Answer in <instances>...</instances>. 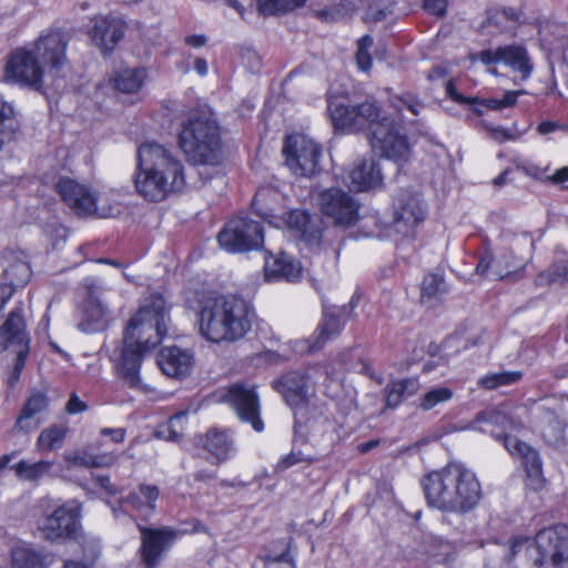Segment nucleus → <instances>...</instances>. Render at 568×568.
<instances>
[{
	"label": "nucleus",
	"instance_id": "c85d7f7f",
	"mask_svg": "<svg viewBox=\"0 0 568 568\" xmlns=\"http://www.w3.org/2000/svg\"><path fill=\"white\" fill-rule=\"evenodd\" d=\"M343 326L344 322L335 311L325 310L316 331L307 339V351L314 353L323 348L327 342L339 335Z\"/></svg>",
	"mask_w": 568,
	"mask_h": 568
},
{
	"label": "nucleus",
	"instance_id": "6e6d98bb",
	"mask_svg": "<svg viewBox=\"0 0 568 568\" xmlns=\"http://www.w3.org/2000/svg\"><path fill=\"white\" fill-rule=\"evenodd\" d=\"M550 282L568 280V260L554 264L548 271Z\"/></svg>",
	"mask_w": 568,
	"mask_h": 568
},
{
	"label": "nucleus",
	"instance_id": "f3484780",
	"mask_svg": "<svg viewBox=\"0 0 568 568\" xmlns=\"http://www.w3.org/2000/svg\"><path fill=\"white\" fill-rule=\"evenodd\" d=\"M88 297L83 304L78 328L87 334L104 332L113 321L110 308L95 295L99 285L87 281Z\"/></svg>",
	"mask_w": 568,
	"mask_h": 568
},
{
	"label": "nucleus",
	"instance_id": "412c9836",
	"mask_svg": "<svg viewBox=\"0 0 568 568\" xmlns=\"http://www.w3.org/2000/svg\"><path fill=\"white\" fill-rule=\"evenodd\" d=\"M523 266V261L511 251L503 252L497 258L487 252L479 258L476 273L489 280H503L517 274Z\"/></svg>",
	"mask_w": 568,
	"mask_h": 568
},
{
	"label": "nucleus",
	"instance_id": "ea45409f",
	"mask_svg": "<svg viewBox=\"0 0 568 568\" xmlns=\"http://www.w3.org/2000/svg\"><path fill=\"white\" fill-rule=\"evenodd\" d=\"M52 467L53 462L51 460H39L32 464L26 460H20L13 466V469L20 479L37 481L49 476Z\"/></svg>",
	"mask_w": 568,
	"mask_h": 568
},
{
	"label": "nucleus",
	"instance_id": "20e7f679",
	"mask_svg": "<svg viewBox=\"0 0 568 568\" xmlns=\"http://www.w3.org/2000/svg\"><path fill=\"white\" fill-rule=\"evenodd\" d=\"M254 316L243 298L223 295L206 298L199 312V332L212 343H235L251 331Z\"/></svg>",
	"mask_w": 568,
	"mask_h": 568
},
{
	"label": "nucleus",
	"instance_id": "bf43d9fd",
	"mask_svg": "<svg viewBox=\"0 0 568 568\" xmlns=\"http://www.w3.org/2000/svg\"><path fill=\"white\" fill-rule=\"evenodd\" d=\"M446 92L452 100L458 103L473 104L478 101L476 98H465L463 94L458 93L457 89L452 82L447 83Z\"/></svg>",
	"mask_w": 568,
	"mask_h": 568
},
{
	"label": "nucleus",
	"instance_id": "6ab92c4d",
	"mask_svg": "<svg viewBox=\"0 0 568 568\" xmlns=\"http://www.w3.org/2000/svg\"><path fill=\"white\" fill-rule=\"evenodd\" d=\"M69 41L68 33L60 30L50 31L37 39L34 51L52 70L60 71L68 64L67 48Z\"/></svg>",
	"mask_w": 568,
	"mask_h": 568
},
{
	"label": "nucleus",
	"instance_id": "1a4fd4ad",
	"mask_svg": "<svg viewBox=\"0 0 568 568\" xmlns=\"http://www.w3.org/2000/svg\"><path fill=\"white\" fill-rule=\"evenodd\" d=\"M316 204L334 225L343 229L353 226L358 220L359 205L347 192L338 187H329L320 191L316 195Z\"/></svg>",
	"mask_w": 568,
	"mask_h": 568
},
{
	"label": "nucleus",
	"instance_id": "4468645a",
	"mask_svg": "<svg viewBox=\"0 0 568 568\" xmlns=\"http://www.w3.org/2000/svg\"><path fill=\"white\" fill-rule=\"evenodd\" d=\"M141 534L139 555L144 568H156L164 554L173 546L180 532L172 527L151 528L138 526Z\"/></svg>",
	"mask_w": 568,
	"mask_h": 568
},
{
	"label": "nucleus",
	"instance_id": "c756f323",
	"mask_svg": "<svg viewBox=\"0 0 568 568\" xmlns=\"http://www.w3.org/2000/svg\"><path fill=\"white\" fill-rule=\"evenodd\" d=\"M504 445L510 455L521 459L528 476L535 478L541 476V460L532 447L509 434L504 435Z\"/></svg>",
	"mask_w": 568,
	"mask_h": 568
},
{
	"label": "nucleus",
	"instance_id": "052dcab7",
	"mask_svg": "<svg viewBox=\"0 0 568 568\" xmlns=\"http://www.w3.org/2000/svg\"><path fill=\"white\" fill-rule=\"evenodd\" d=\"M517 169L525 173L526 175L531 176L536 180L546 181L547 175H545V171L534 164H519Z\"/></svg>",
	"mask_w": 568,
	"mask_h": 568
},
{
	"label": "nucleus",
	"instance_id": "cd10ccee",
	"mask_svg": "<svg viewBox=\"0 0 568 568\" xmlns=\"http://www.w3.org/2000/svg\"><path fill=\"white\" fill-rule=\"evenodd\" d=\"M264 271L267 281L285 280L295 282L301 276L302 267L293 257L281 253L278 256L268 254L265 258Z\"/></svg>",
	"mask_w": 568,
	"mask_h": 568
},
{
	"label": "nucleus",
	"instance_id": "79ce46f5",
	"mask_svg": "<svg viewBox=\"0 0 568 568\" xmlns=\"http://www.w3.org/2000/svg\"><path fill=\"white\" fill-rule=\"evenodd\" d=\"M12 568H47L43 556L29 547H17L11 555Z\"/></svg>",
	"mask_w": 568,
	"mask_h": 568
},
{
	"label": "nucleus",
	"instance_id": "c03bdc74",
	"mask_svg": "<svg viewBox=\"0 0 568 568\" xmlns=\"http://www.w3.org/2000/svg\"><path fill=\"white\" fill-rule=\"evenodd\" d=\"M453 396L454 392L449 387H435L420 396L418 406L423 412H429L438 405L449 402Z\"/></svg>",
	"mask_w": 568,
	"mask_h": 568
},
{
	"label": "nucleus",
	"instance_id": "9b49d317",
	"mask_svg": "<svg viewBox=\"0 0 568 568\" xmlns=\"http://www.w3.org/2000/svg\"><path fill=\"white\" fill-rule=\"evenodd\" d=\"M568 536L565 525L541 529L537 532L535 544L528 548L529 557L538 568L550 564L555 567L564 566L562 549Z\"/></svg>",
	"mask_w": 568,
	"mask_h": 568
},
{
	"label": "nucleus",
	"instance_id": "2f4dec72",
	"mask_svg": "<svg viewBox=\"0 0 568 568\" xmlns=\"http://www.w3.org/2000/svg\"><path fill=\"white\" fill-rule=\"evenodd\" d=\"M485 426H491L501 430H511L517 427L515 420L503 409L489 408L478 413L470 423L469 428L479 432H488Z\"/></svg>",
	"mask_w": 568,
	"mask_h": 568
},
{
	"label": "nucleus",
	"instance_id": "5701e85b",
	"mask_svg": "<svg viewBox=\"0 0 568 568\" xmlns=\"http://www.w3.org/2000/svg\"><path fill=\"white\" fill-rule=\"evenodd\" d=\"M159 498V489L154 485H140L136 490L131 491L126 497L119 500V508L112 507L115 517L119 511H138L144 516L151 515L155 510V501Z\"/></svg>",
	"mask_w": 568,
	"mask_h": 568
},
{
	"label": "nucleus",
	"instance_id": "58836bf2",
	"mask_svg": "<svg viewBox=\"0 0 568 568\" xmlns=\"http://www.w3.org/2000/svg\"><path fill=\"white\" fill-rule=\"evenodd\" d=\"M68 434V427L64 425H51L43 429L37 439V447L40 452H53L63 446Z\"/></svg>",
	"mask_w": 568,
	"mask_h": 568
},
{
	"label": "nucleus",
	"instance_id": "0eeeda50",
	"mask_svg": "<svg viewBox=\"0 0 568 568\" xmlns=\"http://www.w3.org/2000/svg\"><path fill=\"white\" fill-rule=\"evenodd\" d=\"M371 145L375 153L399 166L410 158V145L400 126L390 118H383L373 129Z\"/></svg>",
	"mask_w": 568,
	"mask_h": 568
},
{
	"label": "nucleus",
	"instance_id": "9d476101",
	"mask_svg": "<svg viewBox=\"0 0 568 568\" xmlns=\"http://www.w3.org/2000/svg\"><path fill=\"white\" fill-rule=\"evenodd\" d=\"M217 241L232 253L256 250L263 244V230L258 222L239 216L225 225Z\"/></svg>",
	"mask_w": 568,
	"mask_h": 568
},
{
	"label": "nucleus",
	"instance_id": "b1692460",
	"mask_svg": "<svg viewBox=\"0 0 568 568\" xmlns=\"http://www.w3.org/2000/svg\"><path fill=\"white\" fill-rule=\"evenodd\" d=\"M47 409L48 397L45 394L36 393L31 395L23 404L13 426V430L19 433H30L36 430L43 422L41 415L44 414Z\"/></svg>",
	"mask_w": 568,
	"mask_h": 568
},
{
	"label": "nucleus",
	"instance_id": "13d9d810",
	"mask_svg": "<svg viewBox=\"0 0 568 568\" xmlns=\"http://www.w3.org/2000/svg\"><path fill=\"white\" fill-rule=\"evenodd\" d=\"M520 12L517 11L514 8H505L501 10H498V18L505 17L509 26H505L503 28V31L513 30L516 26V23L519 21Z\"/></svg>",
	"mask_w": 568,
	"mask_h": 568
},
{
	"label": "nucleus",
	"instance_id": "4c0bfd02",
	"mask_svg": "<svg viewBox=\"0 0 568 568\" xmlns=\"http://www.w3.org/2000/svg\"><path fill=\"white\" fill-rule=\"evenodd\" d=\"M328 112L336 129L356 130L355 105L334 99L328 102Z\"/></svg>",
	"mask_w": 568,
	"mask_h": 568
},
{
	"label": "nucleus",
	"instance_id": "6e6552de",
	"mask_svg": "<svg viewBox=\"0 0 568 568\" xmlns=\"http://www.w3.org/2000/svg\"><path fill=\"white\" fill-rule=\"evenodd\" d=\"M283 153L287 166L295 175L313 176L321 171L322 149L306 135L288 136Z\"/></svg>",
	"mask_w": 568,
	"mask_h": 568
},
{
	"label": "nucleus",
	"instance_id": "0e129e2a",
	"mask_svg": "<svg viewBox=\"0 0 568 568\" xmlns=\"http://www.w3.org/2000/svg\"><path fill=\"white\" fill-rule=\"evenodd\" d=\"M102 436H111L114 443H122L125 437L124 428H102L100 430Z\"/></svg>",
	"mask_w": 568,
	"mask_h": 568
},
{
	"label": "nucleus",
	"instance_id": "39448f33",
	"mask_svg": "<svg viewBox=\"0 0 568 568\" xmlns=\"http://www.w3.org/2000/svg\"><path fill=\"white\" fill-rule=\"evenodd\" d=\"M179 145L187 162L194 165L215 166L222 161L221 130L209 112L192 113L182 124Z\"/></svg>",
	"mask_w": 568,
	"mask_h": 568
},
{
	"label": "nucleus",
	"instance_id": "774afa93",
	"mask_svg": "<svg viewBox=\"0 0 568 568\" xmlns=\"http://www.w3.org/2000/svg\"><path fill=\"white\" fill-rule=\"evenodd\" d=\"M95 481L100 485L101 488H103L111 495H115L119 493L118 488L111 483L108 476H98L95 478Z\"/></svg>",
	"mask_w": 568,
	"mask_h": 568
},
{
	"label": "nucleus",
	"instance_id": "e433bc0d",
	"mask_svg": "<svg viewBox=\"0 0 568 568\" xmlns=\"http://www.w3.org/2000/svg\"><path fill=\"white\" fill-rule=\"evenodd\" d=\"M448 293V286L439 274H428L424 277L420 287V301L423 304L434 306Z\"/></svg>",
	"mask_w": 568,
	"mask_h": 568
},
{
	"label": "nucleus",
	"instance_id": "2eb2a0df",
	"mask_svg": "<svg viewBox=\"0 0 568 568\" xmlns=\"http://www.w3.org/2000/svg\"><path fill=\"white\" fill-rule=\"evenodd\" d=\"M425 219V209L418 193L400 190L393 200V224L396 232L413 235Z\"/></svg>",
	"mask_w": 568,
	"mask_h": 568
},
{
	"label": "nucleus",
	"instance_id": "f03ea898",
	"mask_svg": "<svg viewBox=\"0 0 568 568\" xmlns=\"http://www.w3.org/2000/svg\"><path fill=\"white\" fill-rule=\"evenodd\" d=\"M186 185L184 166L164 145L142 143L138 149L134 186L139 195L150 202H160Z\"/></svg>",
	"mask_w": 568,
	"mask_h": 568
},
{
	"label": "nucleus",
	"instance_id": "473e14b6",
	"mask_svg": "<svg viewBox=\"0 0 568 568\" xmlns=\"http://www.w3.org/2000/svg\"><path fill=\"white\" fill-rule=\"evenodd\" d=\"M63 459L69 468H99L113 465L116 460V456L113 454L94 455L85 449H77L72 452H67L63 455Z\"/></svg>",
	"mask_w": 568,
	"mask_h": 568
},
{
	"label": "nucleus",
	"instance_id": "ddd939ff",
	"mask_svg": "<svg viewBox=\"0 0 568 568\" xmlns=\"http://www.w3.org/2000/svg\"><path fill=\"white\" fill-rule=\"evenodd\" d=\"M3 79L6 82L19 84L39 91L43 87V71L33 51L18 49L9 57Z\"/></svg>",
	"mask_w": 568,
	"mask_h": 568
},
{
	"label": "nucleus",
	"instance_id": "680f3d73",
	"mask_svg": "<svg viewBox=\"0 0 568 568\" xmlns=\"http://www.w3.org/2000/svg\"><path fill=\"white\" fill-rule=\"evenodd\" d=\"M67 412L71 415L85 412L88 409L87 404L81 400L75 394H72L68 404Z\"/></svg>",
	"mask_w": 568,
	"mask_h": 568
},
{
	"label": "nucleus",
	"instance_id": "dca6fc26",
	"mask_svg": "<svg viewBox=\"0 0 568 568\" xmlns=\"http://www.w3.org/2000/svg\"><path fill=\"white\" fill-rule=\"evenodd\" d=\"M222 400L229 403L237 417L250 424L255 432L264 430V423L260 416V399L253 385L233 384Z\"/></svg>",
	"mask_w": 568,
	"mask_h": 568
},
{
	"label": "nucleus",
	"instance_id": "a18cd8bd",
	"mask_svg": "<svg viewBox=\"0 0 568 568\" xmlns=\"http://www.w3.org/2000/svg\"><path fill=\"white\" fill-rule=\"evenodd\" d=\"M257 9L263 16L284 13L302 7L306 0H256Z\"/></svg>",
	"mask_w": 568,
	"mask_h": 568
},
{
	"label": "nucleus",
	"instance_id": "338daca9",
	"mask_svg": "<svg viewBox=\"0 0 568 568\" xmlns=\"http://www.w3.org/2000/svg\"><path fill=\"white\" fill-rule=\"evenodd\" d=\"M185 43L192 48H202L206 44L207 39L203 34L187 36L184 39Z\"/></svg>",
	"mask_w": 568,
	"mask_h": 568
},
{
	"label": "nucleus",
	"instance_id": "393cba45",
	"mask_svg": "<svg viewBox=\"0 0 568 568\" xmlns=\"http://www.w3.org/2000/svg\"><path fill=\"white\" fill-rule=\"evenodd\" d=\"M348 180L349 186L356 191L379 186L383 175L378 162L374 158L357 161L348 172Z\"/></svg>",
	"mask_w": 568,
	"mask_h": 568
},
{
	"label": "nucleus",
	"instance_id": "69168bd1",
	"mask_svg": "<svg viewBox=\"0 0 568 568\" xmlns=\"http://www.w3.org/2000/svg\"><path fill=\"white\" fill-rule=\"evenodd\" d=\"M546 181H550L555 184L568 181V166L557 170L552 175H547Z\"/></svg>",
	"mask_w": 568,
	"mask_h": 568
},
{
	"label": "nucleus",
	"instance_id": "603ef678",
	"mask_svg": "<svg viewBox=\"0 0 568 568\" xmlns=\"http://www.w3.org/2000/svg\"><path fill=\"white\" fill-rule=\"evenodd\" d=\"M450 0H424L423 9L436 18L445 17Z\"/></svg>",
	"mask_w": 568,
	"mask_h": 568
},
{
	"label": "nucleus",
	"instance_id": "7c9ffc66",
	"mask_svg": "<svg viewBox=\"0 0 568 568\" xmlns=\"http://www.w3.org/2000/svg\"><path fill=\"white\" fill-rule=\"evenodd\" d=\"M201 445L219 460H225L235 453L234 440L224 430L211 429L201 437Z\"/></svg>",
	"mask_w": 568,
	"mask_h": 568
},
{
	"label": "nucleus",
	"instance_id": "37998d69",
	"mask_svg": "<svg viewBox=\"0 0 568 568\" xmlns=\"http://www.w3.org/2000/svg\"><path fill=\"white\" fill-rule=\"evenodd\" d=\"M356 113V130H361L365 126H368L371 130V135L373 134V129L377 125L384 115H382L381 110L375 105V103L366 101L358 105H355Z\"/></svg>",
	"mask_w": 568,
	"mask_h": 568
},
{
	"label": "nucleus",
	"instance_id": "aec40b11",
	"mask_svg": "<svg viewBox=\"0 0 568 568\" xmlns=\"http://www.w3.org/2000/svg\"><path fill=\"white\" fill-rule=\"evenodd\" d=\"M89 31L91 41L103 54H110L124 36V22L115 17H97Z\"/></svg>",
	"mask_w": 568,
	"mask_h": 568
},
{
	"label": "nucleus",
	"instance_id": "f257e3e1",
	"mask_svg": "<svg viewBox=\"0 0 568 568\" xmlns=\"http://www.w3.org/2000/svg\"><path fill=\"white\" fill-rule=\"evenodd\" d=\"M169 307L160 294L144 298L123 331L121 346L114 349L111 361L114 369L129 387L142 388L140 368L144 354L156 347L168 333Z\"/></svg>",
	"mask_w": 568,
	"mask_h": 568
},
{
	"label": "nucleus",
	"instance_id": "72a5a7b5",
	"mask_svg": "<svg viewBox=\"0 0 568 568\" xmlns=\"http://www.w3.org/2000/svg\"><path fill=\"white\" fill-rule=\"evenodd\" d=\"M420 388L417 378L409 377L404 379L394 381L387 385L386 406L395 408L407 398L416 395Z\"/></svg>",
	"mask_w": 568,
	"mask_h": 568
},
{
	"label": "nucleus",
	"instance_id": "423d86ee",
	"mask_svg": "<svg viewBox=\"0 0 568 568\" xmlns=\"http://www.w3.org/2000/svg\"><path fill=\"white\" fill-rule=\"evenodd\" d=\"M38 529L41 537L51 542L78 539L81 535V505L69 500L43 517Z\"/></svg>",
	"mask_w": 568,
	"mask_h": 568
},
{
	"label": "nucleus",
	"instance_id": "4be33fe9",
	"mask_svg": "<svg viewBox=\"0 0 568 568\" xmlns=\"http://www.w3.org/2000/svg\"><path fill=\"white\" fill-rule=\"evenodd\" d=\"M156 362L163 374L172 378L189 375L194 365L193 354L179 346L163 347L158 354Z\"/></svg>",
	"mask_w": 568,
	"mask_h": 568
},
{
	"label": "nucleus",
	"instance_id": "f704fd0d",
	"mask_svg": "<svg viewBox=\"0 0 568 568\" xmlns=\"http://www.w3.org/2000/svg\"><path fill=\"white\" fill-rule=\"evenodd\" d=\"M500 62L518 72L523 80L528 79L532 70L527 52L520 45L500 47Z\"/></svg>",
	"mask_w": 568,
	"mask_h": 568
},
{
	"label": "nucleus",
	"instance_id": "8fccbe9b",
	"mask_svg": "<svg viewBox=\"0 0 568 568\" xmlns=\"http://www.w3.org/2000/svg\"><path fill=\"white\" fill-rule=\"evenodd\" d=\"M29 353V346H23L22 348L17 349V357L14 362V366L9 374L8 383L10 386H13L20 378V374L24 368L27 356Z\"/></svg>",
	"mask_w": 568,
	"mask_h": 568
},
{
	"label": "nucleus",
	"instance_id": "4d7b16f0",
	"mask_svg": "<svg viewBox=\"0 0 568 568\" xmlns=\"http://www.w3.org/2000/svg\"><path fill=\"white\" fill-rule=\"evenodd\" d=\"M291 544L292 539L288 540L287 547L284 552L277 556H267L265 558V565L268 566L270 564H277V562H287L290 565V568H296L295 567V559L290 555L291 551Z\"/></svg>",
	"mask_w": 568,
	"mask_h": 568
},
{
	"label": "nucleus",
	"instance_id": "a878e982",
	"mask_svg": "<svg viewBox=\"0 0 568 568\" xmlns=\"http://www.w3.org/2000/svg\"><path fill=\"white\" fill-rule=\"evenodd\" d=\"M16 345L18 348L29 346L22 308L12 310L0 327V349Z\"/></svg>",
	"mask_w": 568,
	"mask_h": 568
},
{
	"label": "nucleus",
	"instance_id": "7ed1b4c3",
	"mask_svg": "<svg viewBox=\"0 0 568 568\" xmlns=\"http://www.w3.org/2000/svg\"><path fill=\"white\" fill-rule=\"evenodd\" d=\"M427 504L438 510L464 514L481 499V485L476 474L460 464H449L423 478Z\"/></svg>",
	"mask_w": 568,
	"mask_h": 568
},
{
	"label": "nucleus",
	"instance_id": "5fc2aeb1",
	"mask_svg": "<svg viewBox=\"0 0 568 568\" xmlns=\"http://www.w3.org/2000/svg\"><path fill=\"white\" fill-rule=\"evenodd\" d=\"M396 108L402 111L403 109L409 110L414 115H417L423 108V104L410 94H404L398 98Z\"/></svg>",
	"mask_w": 568,
	"mask_h": 568
},
{
	"label": "nucleus",
	"instance_id": "e2e57ef3",
	"mask_svg": "<svg viewBox=\"0 0 568 568\" xmlns=\"http://www.w3.org/2000/svg\"><path fill=\"white\" fill-rule=\"evenodd\" d=\"M478 58L484 64L500 63V47L495 50H483Z\"/></svg>",
	"mask_w": 568,
	"mask_h": 568
},
{
	"label": "nucleus",
	"instance_id": "de8ad7c7",
	"mask_svg": "<svg viewBox=\"0 0 568 568\" xmlns=\"http://www.w3.org/2000/svg\"><path fill=\"white\" fill-rule=\"evenodd\" d=\"M373 47V38L368 34L363 36L357 41V51H356V63L359 70L369 71L372 68V55L369 50Z\"/></svg>",
	"mask_w": 568,
	"mask_h": 568
},
{
	"label": "nucleus",
	"instance_id": "a19ab883",
	"mask_svg": "<svg viewBox=\"0 0 568 568\" xmlns=\"http://www.w3.org/2000/svg\"><path fill=\"white\" fill-rule=\"evenodd\" d=\"M17 120L13 105L0 97V150L14 138Z\"/></svg>",
	"mask_w": 568,
	"mask_h": 568
},
{
	"label": "nucleus",
	"instance_id": "f8f14e48",
	"mask_svg": "<svg viewBox=\"0 0 568 568\" xmlns=\"http://www.w3.org/2000/svg\"><path fill=\"white\" fill-rule=\"evenodd\" d=\"M54 189L63 203L78 216L98 214L101 217H106L110 215L106 213H98L97 193L85 183H81L69 176H60L54 184Z\"/></svg>",
	"mask_w": 568,
	"mask_h": 568
},
{
	"label": "nucleus",
	"instance_id": "a211bd4d",
	"mask_svg": "<svg viewBox=\"0 0 568 568\" xmlns=\"http://www.w3.org/2000/svg\"><path fill=\"white\" fill-rule=\"evenodd\" d=\"M31 274L29 263L19 255L10 254L4 258V268L0 277L1 307H4L18 290L29 283Z\"/></svg>",
	"mask_w": 568,
	"mask_h": 568
},
{
	"label": "nucleus",
	"instance_id": "09e8293b",
	"mask_svg": "<svg viewBox=\"0 0 568 568\" xmlns=\"http://www.w3.org/2000/svg\"><path fill=\"white\" fill-rule=\"evenodd\" d=\"M523 91H508L501 99H485L480 101V104L489 110H501L505 108L513 106L519 94Z\"/></svg>",
	"mask_w": 568,
	"mask_h": 568
},
{
	"label": "nucleus",
	"instance_id": "3c124183",
	"mask_svg": "<svg viewBox=\"0 0 568 568\" xmlns=\"http://www.w3.org/2000/svg\"><path fill=\"white\" fill-rule=\"evenodd\" d=\"M186 420V413H179L172 416L168 422V439L178 440L182 437L184 423Z\"/></svg>",
	"mask_w": 568,
	"mask_h": 568
},
{
	"label": "nucleus",
	"instance_id": "c9c22d12",
	"mask_svg": "<svg viewBox=\"0 0 568 568\" xmlns=\"http://www.w3.org/2000/svg\"><path fill=\"white\" fill-rule=\"evenodd\" d=\"M146 79V70L143 68L124 69L116 72L111 82L115 90L123 93L138 92Z\"/></svg>",
	"mask_w": 568,
	"mask_h": 568
},
{
	"label": "nucleus",
	"instance_id": "bb28decb",
	"mask_svg": "<svg viewBox=\"0 0 568 568\" xmlns=\"http://www.w3.org/2000/svg\"><path fill=\"white\" fill-rule=\"evenodd\" d=\"M277 388L292 408L300 407L307 399V376L301 372L287 373L278 381Z\"/></svg>",
	"mask_w": 568,
	"mask_h": 568
},
{
	"label": "nucleus",
	"instance_id": "864d4df0",
	"mask_svg": "<svg viewBox=\"0 0 568 568\" xmlns=\"http://www.w3.org/2000/svg\"><path fill=\"white\" fill-rule=\"evenodd\" d=\"M302 462H306V458L301 452H291L276 464L275 471H284ZM307 462L311 463V459H307Z\"/></svg>",
	"mask_w": 568,
	"mask_h": 568
},
{
	"label": "nucleus",
	"instance_id": "49530a36",
	"mask_svg": "<svg viewBox=\"0 0 568 568\" xmlns=\"http://www.w3.org/2000/svg\"><path fill=\"white\" fill-rule=\"evenodd\" d=\"M520 378V372H498L485 375L478 381V385L485 389H496L500 386L515 384Z\"/></svg>",
	"mask_w": 568,
	"mask_h": 568
}]
</instances>
